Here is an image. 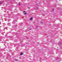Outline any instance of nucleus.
<instances>
[{
	"instance_id": "1",
	"label": "nucleus",
	"mask_w": 62,
	"mask_h": 62,
	"mask_svg": "<svg viewBox=\"0 0 62 62\" xmlns=\"http://www.w3.org/2000/svg\"><path fill=\"white\" fill-rule=\"evenodd\" d=\"M16 18L15 19H14V21L13 22V24H15V22H16Z\"/></svg>"
},
{
	"instance_id": "2",
	"label": "nucleus",
	"mask_w": 62,
	"mask_h": 62,
	"mask_svg": "<svg viewBox=\"0 0 62 62\" xmlns=\"http://www.w3.org/2000/svg\"><path fill=\"white\" fill-rule=\"evenodd\" d=\"M23 13H24V15H26V13H27V12H26L25 13V11H23Z\"/></svg>"
},
{
	"instance_id": "3",
	"label": "nucleus",
	"mask_w": 62,
	"mask_h": 62,
	"mask_svg": "<svg viewBox=\"0 0 62 62\" xmlns=\"http://www.w3.org/2000/svg\"><path fill=\"white\" fill-rule=\"evenodd\" d=\"M50 10H51V11H53L54 10V9H51Z\"/></svg>"
},
{
	"instance_id": "4",
	"label": "nucleus",
	"mask_w": 62,
	"mask_h": 62,
	"mask_svg": "<svg viewBox=\"0 0 62 62\" xmlns=\"http://www.w3.org/2000/svg\"><path fill=\"white\" fill-rule=\"evenodd\" d=\"M11 23H7V24L8 25L9 24H10Z\"/></svg>"
},
{
	"instance_id": "5",
	"label": "nucleus",
	"mask_w": 62,
	"mask_h": 62,
	"mask_svg": "<svg viewBox=\"0 0 62 62\" xmlns=\"http://www.w3.org/2000/svg\"><path fill=\"white\" fill-rule=\"evenodd\" d=\"M32 17L30 19V20H32Z\"/></svg>"
},
{
	"instance_id": "6",
	"label": "nucleus",
	"mask_w": 62,
	"mask_h": 62,
	"mask_svg": "<svg viewBox=\"0 0 62 62\" xmlns=\"http://www.w3.org/2000/svg\"><path fill=\"white\" fill-rule=\"evenodd\" d=\"M21 55H23V53H20Z\"/></svg>"
},
{
	"instance_id": "7",
	"label": "nucleus",
	"mask_w": 62,
	"mask_h": 62,
	"mask_svg": "<svg viewBox=\"0 0 62 62\" xmlns=\"http://www.w3.org/2000/svg\"><path fill=\"white\" fill-rule=\"evenodd\" d=\"M15 60L16 61H18V59H15Z\"/></svg>"
},
{
	"instance_id": "8",
	"label": "nucleus",
	"mask_w": 62,
	"mask_h": 62,
	"mask_svg": "<svg viewBox=\"0 0 62 62\" xmlns=\"http://www.w3.org/2000/svg\"><path fill=\"white\" fill-rule=\"evenodd\" d=\"M2 3L0 2V4H2Z\"/></svg>"
},
{
	"instance_id": "9",
	"label": "nucleus",
	"mask_w": 62,
	"mask_h": 62,
	"mask_svg": "<svg viewBox=\"0 0 62 62\" xmlns=\"http://www.w3.org/2000/svg\"><path fill=\"white\" fill-rule=\"evenodd\" d=\"M19 6H20V3H19Z\"/></svg>"
},
{
	"instance_id": "10",
	"label": "nucleus",
	"mask_w": 62,
	"mask_h": 62,
	"mask_svg": "<svg viewBox=\"0 0 62 62\" xmlns=\"http://www.w3.org/2000/svg\"><path fill=\"white\" fill-rule=\"evenodd\" d=\"M30 30H32V29H30Z\"/></svg>"
},
{
	"instance_id": "11",
	"label": "nucleus",
	"mask_w": 62,
	"mask_h": 62,
	"mask_svg": "<svg viewBox=\"0 0 62 62\" xmlns=\"http://www.w3.org/2000/svg\"><path fill=\"white\" fill-rule=\"evenodd\" d=\"M61 48H62V47H61Z\"/></svg>"
},
{
	"instance_id": "12",
	"label": "nucleus",
	"mask_w": 62,
	"mask_h": 62,
	"mask_svg": "<svg viewBox=\"0 0 62 62\" xmlns=\"http://www.w3.org/2000/svg\"><path fill=\"white\" fill-rule=\"evenodd\" d=\"M61 49H62V48H61Z\"/></svg>"
}]
</instances>
